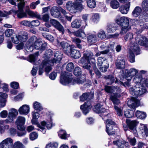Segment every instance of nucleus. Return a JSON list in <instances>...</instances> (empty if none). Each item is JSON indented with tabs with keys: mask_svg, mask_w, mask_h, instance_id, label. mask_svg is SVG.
I'll return each instance as SVG.
<instances>
[{
	"mask_svg": "<svg viewBox=\"0 0 148 148\" xmlns=\"http://www.w3.org/2000/svg\"><path fill=\"white\" fill-rule=\"evenodd\" d=\"M62 54L59 51H56L54 54V58L52 60L44 61L41 64L39 69V74L41 75L43 72V69L45 68V71L48 73L50 71L54 63H59L62 59Z\"/></svg>",
	"mask_w": 148,
	"mask_h": 148,
	"instance_id": "nucleus-1",
	"label": "nucleus"
},
{
	"mask_svg": "<svg viewBox=\"0 0 148 148\" xmlns=\"http://www.w3.org/2000/svg\"><path fill=\"white\" fill-rule=\"evenodd\" d=\"M17 1L19 2L18 3V10H16L14 9H12L8 12L0 11V17H7L11 14H17V16L19 18H22L27 16L26 13L23 11V8L25 5V3L23 0H16Z\"/></svg>",
	"mask_w": 148,
	"mask_h": 148,
	"instance_id": "nucleus-2",
	"label": "nucleus"
},
{
	"mask_svg": "<svg viewBox=\"0 0 148 148\" xmlns=\"http://www.w3.org/2000/svg\"><path fill=\"white\" fill-rule=\"evenodd\" d=\"M115 22L121 27L120 34H123L131 29L129 25V18L127 17L122 16L120 18H116L115 20Z\"/></svg>",
	"mask_w": 148,
	"mask_h": 148,
	"instance_id": "nucleus-3",
	"label": "nucleus"
},
{
	"mask_svg": "<svg viewBox=\"0 0 148 148\" xmlns=\"http://www.w3.org/2000/svg\"><path fill=\"white\" fill-rule=\"evenodd\" d=\"M82 0H76L73 3H71L70 1L68 2L66 4V7L71 12L75 13L78 10L80 11L83 9V7L82 4Z\"/></svg>",
	"mask_w": 148,
	"mask_h": 148,
	"instance_id": "nucleus-4",
	"label": "nucleus"
},
{
	"mask_svg": "<svg viewBox=\"0 0 148 148\" xmlns=\"http://www.w3.org/2000/svg\"><path fill=\"white\" fill-rule=\"evenodd\" d=\"M140 86L138 84H136L134 87L130 88V92L133 96L137 97L146 92L147 90L145 87L142 84H140Z\"/></svg>",
	"mask_w": 148,
	"mask_h": 148,
	"instance_id": "nucleus-5",
	"label": "nucleus"
},
{
	"mask_svg": "<svg viewBox=\"0 0 148 148\" xmlns=\"http://www.w3.org/2000/svg\"><path fill=\"white\" fill-rule=\"evenodd\" d=\"M127 125H123L124 130L126 131L129 129L131 132L135 133L136 130V126L138 123L136 120L131 121L129 119H126Z\"/></svg>",
	"mask_w": 148,
	"mask_h": 148,
	"instance_id": "nucleus-6",
	"label": "nucleus"
},
{
	"mask_svg": "<svg viewBox=\"0 0 148 148\" xmlns=\"http://www.w3.org/2000/svg\"><path fill=\"white\" fill-rule=\"evenodd\" d=\"M71 74L68 72H63L61 73L60 82L63 85H66L71 81Z\"/></svg>",
	"mask_w": 148,
	"mask_h": 148,
	"instance_id": "nucleus-7",
	"label": "nucleus"
},
{
	"mask_svg": "<svg viewBox=\"0 0 148 148\" xmlns=\"http://www.w3.org/2000/svg\"><path fill=\"white\" fill-rule=\"evenodd\" d=\"M50 122H47V123L45 121H43L41 122V125H40L38 123V127L40 129H38V130L41 131L43 134H45L46 132V131L45 127L46 125V127L48 129H50L52 126V119L51 118L50 119Z\"/></svg>",
	"mask_w": 148,
	"mask_h": 148,
	"instance_id": "nucleus-8",
	"label": "nucleus"
},
{
	"mask_svg": "<svg viewBox=\"0 0 148 148\" xmlns=\"http://www.w3.org/2000/svg\"><path fill=\"white\" fill-rule=\"evenodd\" d=\"M50 23L52 26L58 29L62 34L64 33V29L62 25L57 20L51 19L50 20Z\"/></svg>",
	"mask_w": 148,
	"mask_h": 148,
	"instance_id": "nucleus-9",
	"label": "nucleus"
},
{
	"mask_svg": "<svg viewBox=\"0 0 148 148\" xmlns=\"http://www.w3.org/2000/svg\"><path fill=\"white\" fill-rule=\"evenodd\" d=\"M13 143V140L10 138H8L0 143V146L1 148H12Z\"/></svg>",
	"mask_w": 148,
	"mask_h": 148,
	"instance_id": "nucleus-10",
	"label": "nucleus"
},
{
	"mask_svg": "<svg viewBox=\"0 0 148 148\" xmlns=\"http://www.w3.org/2000/svg\"><path fill=\"white\" fill-rule=\"evenodd\" d=\"M57 42L58 45H60L61 46L66 54L68 55H70L71 47L68 43L65 41L60 42L58 40H57Z\"/></svg>",
	"mask_w": 148,
	"mask_h": 148,
	"instance_id": "nucleus-11",
	"label": "nucleus"
},
{
	"mask_svg": "<svg viewBox=\"0 0 148 148\" xmlns=\"http://www.w3.org/2000/svg\"><path fill=\"white\" fill-rule=\"evenodd\" d=\"M127 104L129 107L135 110L136 107H138L140 105V101L134 97L129 99Z\"/></svg>",
	"mask_w": 148,
	"mask_h": 148,
	"instance_id": "nucleus-12",
	"label": "nucleus"
},
{
	"mask_svg": "<svg viewBox=\"0 0 148 148\" xmlns=\"http://www.w3.org/2000/svg\"><path fill=\"white\" fill-rule=\"evenodd\" d=\"M135 40L138 44L141 46L145 47L148 46V40L147 38L144 36L138 35L135 38Z\"/></svg>",
	"mask_w": 148,
	"mask_h": 148,
	"instance_id": "nucleus-13",
	"label": "nucleus"
},
{
	"mask_svg": "<svg viewBox=\"0 0 148 148\" xmlns=\"http://www.w3.org/2000/svg\"><path fill=\"white\" fill-rule=\"evenodd\" d=\"M93 53L90 51H86L84 54V57L89 63L91 62L92 64H94L95 60L93 57Z\"/></svg>",
	"mask_w": 148,
	"mask_h": 148,
	"instance_id": "nucleus-14",
	"label": "nucleus"
},
{
	"mask_svg": "<svg viewBox=\"0 0 148 148\" xmlns=\"http://www.w3.org/2000/svg\"><path fill=\"white\" fill-rule=\"evenodd\" d=\"M115 65L119 69H123L125 68V62L124 59L120 56L118 57L116 60Z\"/></svg>",
	"mask_w": 148,
	"mask_h": 148,
	"instance_id": "nucleus-15",
	"label": "nucleus"
},
{
	"mask_svg": "<svg viewBox=\"0 0 148 148\" xmlns=\"http://www.w3.org/2000/svg\"><path fill=\"white\" fill-rule=\"evenodd\" d=\"M92 107L90 101H87L84 104L80 106V109L82 111L83 113L85 115L86 114L89 112Z\"/></svg>",
	"mask_w": 148,
	"mask_h": 148,
	"instance_id": "nucleus-16",
	"label": "nucleus"
},
{
	"mask_svg": "<svg viewBox=\"0 0 148 148\" xmlns=\"http://www.w3.org/2000/svg\"><path fill=\"white\" fill-rule=\"evenodd\" d=\"M25 121V118L22 116H18L16 121V123L18 129H23V127Z\"/></svg>",
	"mask_w": 148,
	"mask_h": 148,
	"instance_id": "nucleus-17",
	"label": "nucleus"
},
{
	"mask_svg": "<svg viewBox=\"0 0 148 148\" xmlns=\"http://www.w3.org/2000/svg\"><path fill=\"white\" fill-rule=\"evenodd\" d=\"M104 90L105 91L108 93H112L113 95L115 93L120 92L121 91V89L118 87H110L106 86H105Z\"/></svg>",
	"mask_w": 148,
	"mask_h": 148,
	"instance_id": "nucleus-18",
	"label": "nucleus"
},
{
	"mask_svg": "<svg viewBox=\"0 0 148 148\" xmlns=\"http://www.w3.org/2000/svg\"><path fill=\"white\" fill-rule=\"evenodd\" d=\"M29 106L26 104L23 105L18 110L19 113L21 114L27 115L29 113Z\"/></svg>",
	"mask_w": 148,
	"mask_h": 148,
	"instance_id": "nucleus-19",
	"label": "nucleus"
},
{
	"mask_svg": "<svg viewBox=\"0 0 148 148\" xmlns=\"http://www.w3.org/2000/svg\"><path fill=\"white\" fill-rule=\"evenodd\" d=\"M87 38L88 42L90 45L95 43L98 40L96 34H88Z\"/></svg>",
	"mask_w": 148,
	"mask_h": 148,
	"instance_id": "nucleus-20",
	"label": "nucleus"
},
{
	"mask_svg": "<svg viewBox=\"0 0 148 148\" xmlns=\"http://www.w3.org/2000/svg\"><path fill=\"white\" fill-rule=\"evenodd\" d=\"M138 72L137 70L135 69H130L126 73V79L129 81H131L132 77L136 75Z\"/></svg>",
	"mask_w": 148,
	"mask_h": 148,
	"instance_id": "nucleus-21",
	"label": "nucleus"
},
{
	"mask_svg": "<svg viewBox=\"0 0 148 148\" xmlns=\"http://www.w3.org/2000/svg\"><path fill=\"white\" fill-rule=\"evenodd\" d=\"M50 13L51 15L54 18H58L61 16L60 8L56 6L53 7L51 8Z\"/></svg>",
	"mask_w": 148,
	"mask_h": 148,
	"instance_id": "nucleus-22",
	"label": "nucleus"
},
{
	"mask_svg": "<svg viewBox=\"0 0 148 148\" xmlns=\"http://www.w3.org/2000/svg\"><path fill=\"white\" fill-rule=\"evenodd\" d=\"M93 110L94 112L98 113L104 112L106 110L101 103H98L95 105Z\"/></svg>",
	"mask_w": 148,
	"mask_h": 148,
	"instance_id": "nucleus-23",
	"label": "nucleus"
},
{
	"mask_svg": "<svg viewBox=\"0 0 148 148\" xmlns=\"http://www.w3.org/2000/svg\"><path fill=\"white\" fill-rule=\"evenodd\" d=\"M121 91L120 92H117L116 93H115L113 95H111L110 96V99L111 101H112L113 103L114 104L116 105H118L120 103V101L118 99V98H119L120 97L121 95L120 93Z\"/></svg>",
	"mask_w": 148,
	"mask_h": 148,
	"instance_id": "nucleus-24",
	"label": "nucleus"
},
{
	"mask_svg": "<svg viewBox=\"0 0 148 148\" xmlns=\"http://www.w3.org/2000/svg\"><path fill=\"white\" fill-rule=\"evenodd\" d=\"M140 49L137 43H133L131 45L130 51H131L136 55H138L140 54Z\"/></svg>",
	"mask_w": 148,
	"mask_h": 148,
	"instance_id": "nucleus-25",
	"label": "nucleus"
},
{
	"mask_svg": "<svg viewBox=\"0 0 148 148\" xmlns=\"http://www.w3.org/2000/svg\"><path fill=\"white\" fill-rule=\"evenodd\" d=\"M130 6V2H129L125 5H121L119 10L121 13L123 14H127L129 11Z\"/></svg>",
	"mask_w": 148,
	"mask_h": 148,
	"instance_id": "nucleus-26",
	"label": "nucleus"
},
{
	"mask_svg": "<svg viewBox=\"0 0 148 148\" xmlns=\"http://www.w3.org/2000/svg\"><path fill=\"white\" fill-rule=\"evenodd\" d=\"M93 96V94L91 95L89 92L84 93L80 97V100L82 101H84L86 100H89L92 99Z\"/></svg>",
	"mask_w": 148,
	"mask_h": 148,
	"instance_id": "nucleus-27",
	"label": "nucleus"
},
{
	"mask_svg": "<svg viewBox=\"0 0 148 148\" xmlns=\"http://www.w3.org/2000/svg\"><path fill=\"white\" fill-rule=\"evenodd\" d=\"M117 29V27L115 26L114 23H110L107 25L106 28L107 32L108 33L114 32Z\"/></svg>",
	"mask_w": 148,
	"mask_h": 148,
	"instance_id": "nucleus-28",
	"label": "nucleus"
},
{
	"mask_svg": "<svg viewBox=\"0 0 148 148\" xmlns=\"http://www.w3.org/2000/svg\"><path fill=\"white\" fill-rule=\"evenodd\" d=\"M53 53L51 50L49 49L46 50L43 57L44 60L42 61V62L44 60L47 61L50 60L49 59L53 56Z\"/></svg>",
	"mask_w": 148,
	"mask_h": 148,
	"instance_id": "nucleus-29",
	"label": "nucleus"
},
{
	"mask_svg": "<svg viewBox=\"0 0 148 148\" xmlns=\"http://www.w3.org/2000/svg\"><path fill=\"white\" fill-rule=\"evenodd\" d=\"M142 12V8L139 6L136 7L132 13V15L134 17H137Z\"/></svg>",
	"mask_w": 148,
	"mask_h": 148,
	"instance_id": "nucleus-30",
	"label": "nucleus"
},
{
	"mask_svg": "<svg viewBox=\"0 0 148 148\" xmlns=\"http://www.w3.org/2000/svg\"><path fill=\"white\" fill-rule=\"evenodd\" d=\"M8 97L7 94L0 92V103H1V107H4L5 105L6 100L5 99Z\"/></svg>",
	"mask_w": 148,
	"mask_h": 148,
	"instance_id": "nucleus-31",
	"label": "nucleus"
},
{
	"mask_svg": "<svg viewBox=\"0 0 148 148\" xmlns=\"http://www.w3.org/2000/svg\"><path fill=\"white\" fill-rule=\"evenodd\" d=\"M74 35L78 37L82 38L83 39L86 38V34L83 30L79 29L74 32Z\"/></svg>",
	"mask_w": 148,
	"mask_h": 148,
	"instance_id": "nucleus-32",
	"label": "nucleus"
},
{
	"mask_svg": "<svg viewBox=\"0 0 148 148\" xmlns=\"http://www.w3.org/2000/svg\"><path fill=\"white\" fill-rule=\"evenodd\" d=\"M18 37L21 42H25L28 38V34L25 32H21L19 33Z\"/></svg>",
	"mask_w": 148,
	"mask_h": 148,
	"instance_id": "nucleus-33",
	"label": "nucleus"
},
{
	"mask_svg": "<svg viewBox=\"0 0 148 148\" xmlns=\"http://www.w3.org/2000/svg\"><path fill=\"white\" fill-rule=\"evenodd\" d=\"M70 54L71 56L75 59H78L81 57L80 52L77 50H71Z\"/></svg>",
	"mask_w": 148,
	"mask_h": 148,
	"instance_id": "nucleus-34",
	"label": "nucleus"
},
{
	"mask_svg": "<svg viewBox=\"0 0 148 148\" xmlns=\"http://www.w3.org/2000/svg\"><path fill=\"white\" fill-rule=\"evenodd\" d=\"M82 22L81 20L76 19L71 23V27L73 28H79L82 25Z\"/></svg>",
	"mask_w": 148,
	"mask_h": 148,
	"instance_id": "nucleus-35",
	"label": "nucleus"
},
{
	"mask_svg": "<svg viewBox=\"0 0 148 148\" xmlns=\"http://www.w3.org/2000/svg\"><path fill=\"white\" fill-rule=\"evenodd\" d=\"M86 81V78L85 77H80L74 79L72 84H82Z\"/></svg>",
	"mask_w": 148,
	"mask_h": 148,
	"instance_id": "nucleus-36",
	"label": "nucleus"
},
{
	"mask_svg": "<svg viewBox=\"0 0 148 148\" xmlns=\"http://www.w3.org/2000/svg\"><path fill=\"white\" fill-rule=\"evenodd\" d=\"M113 143L114 145L117 146L118 148H123L125 143H126L125 141L119 139L114 141Z\"/></svg>",
	"mask_w": 148,
	"mask_h": 148,
	"instance_id": "nucleus-37",
	"label": "nucleus"
},
{
	"mask_svg": "<svg viewBox=\"0 0 148 148\" xmlns=\"http://www.w3.org/2000/svg\"><path fill=\"white\" fill-rule=\"evenodd\" d=\"M37 57V53H35L34 54H31L27 58V60L31 63L35 64V62L36 60V57Z\"/></svg>",
	"mask_w": 148,
	"mask_h": 148,
	"instance_id": "nucleus-38",
	"label": "nucleus"
},
{
	"mask_svg": "<svg viewBox=\"0 0 148 148\" xmlns=\"http://www.w3.org/2000/svg\"><path fill=\"white\" fill-rule=\"evenodd\" d=\"M37 38L35 36H32L27 41V43H28L34 47H35V49H36V46L37 44Z\"/></svg>",
	"mask_w": 148,
	"mask_h": 148,
	"instance_id": "nucleus-39",
	"label": "nucleus"
},
{
	"mask_svg": "<svg viewBox=\"0 0 148 148\" xmlns=\"http://www.w3.org/2000/svg\"><path fill=\"white\" fill-rule=\"evenodd\" d=\"M133 81L135 83L140 84H141L143 81V79L142 78V76L140 74L137 75L133 79Z\"/></svg>",
	"mask_w": 148,
	"mask_h": 148,
	"instance_id": "nucleus-40",
	"label": "nucleus"
},
{
	"mask_svg": "<svg viewBox=\"0 0 148 148\" xmlns=\"http://www.w3.org/2000/svg\"><path fill=\"white\" fill-rule=\"evenodd\" d=\"M136 116L138 118L143 119L146 116V113L137 110L135 113Z\"/></svg>",
	"mask_w": 148,
	"mask_h": 148,
	"instance_id": "nucleus-41",
	"label": "nucleus"
},
{
	"mask_svg": "<svg viewBox=\"0 0 148 148\" xmlns=\"http://www.w3.org/2000/svg\"><path fill=\"white\" fill-rule=\"evenodd\" d=\"M106 131L108 135H111L114 134V130H113V126L109 125V124L106 125Z\"/></svg>",
	"mask_w": 148,
	"mask_h": 148,
	"instance_id": "nucleus-42",
	"label": "nucleus"
},
{
	"mask_svg": "<svg viewBox=\"0 0 148 148\" xmlns=\"http://www.w3.org/2000/svg\"><path fill=\"white\" fill-rule=\"evenodd\" d=\"M97 37L101 40H103L106 37V35L105 31L102 29H100L97 33Z\"/></svg>",
	"mask_w": 148,
	"mask_h": 148,
	"instance_id": "nucleus-43",
	"label": "nucleus"
},
{
	"mask_svg": "<svg viewBox=\"0 0 148 148\" xmlns=\"http://www.w3.org/2000/svg\"><path fill=\"white\" fill-rule=\"evenodd\" d=\"M139 26L141 29H140L139 30H137L136 33L137 34H139L141 33L142 31L144 29H148V24L147 23H140Z\"/></svg>",
	"mask_w": 148,
	"mask_h": 148,
	"instance_id": "nucleus-44",
	"label": "nucleus"
},
{
	"mask_svg": "<svg viewBox=\"0 0 148 148\" xmlns=\"http://www.w3.org/2000/svg\"><path fill=\"white\" fill-rule=\"evenodd\" d=\"M38 44L39 46H40L38 48V50H39L41 53L42 51L44 50L46 47L47 44L46 43H44L43 44L42 41H39L38 39Z\"/></svg>",
	"mask_w": 148,
	"mask_h": 148,
	"instance_id": "nucleus-45",
	"label": "nucleus"
},
{
	"mask_svg": "<svg viewBox=\"0 0 148 148\" xmlns=\"http://www.w3.org/2000/svg\"><path fill=\"white\" fill-rule=\"evenodd\" d=\"M141 7L143 12H148V1H143L141 4Z\"/></svg>",
	"mask_w": 148,
	"mask_h": 148,
	"instance_id": "nucleus-46",
	"label": "nucleus"
},
{
	"mask_svg": "<svg viewBox=\"0 0 148 148\" xmlns=\"http://www.w3.org/2000/svg\"><path fill=\"white\" fill-rule=\"evenodd\" d=\"M124 114L126 117L131 118L134 116V111L133 110L128 109L124 112Z\"/></svg>",
	"mask_w": 148,
	"mask_h": 148,
	"instance_id": "nucleus-47",
	"label": "nucleus"
},
{
	"mask_svg": "<svg viewBox=\"0 0 148 148\" xmlns=\"http://www.w3.org/2000/svg\"><path fill=\"white\" fill-rule=\"evenodd\" d=\"M119 3L118 1L116 0L112 1L110 3V5L113 9H116L119 7Z\"/></svg>",
	"mask_w": 148,
	"mask_h": 148,
	"instance_id": "nucleus-48",
	"label": "nucleus"
},
{
	"mask_svg": "<svg viewBox=\"0 0 148 148\" xmlns=\"http://www.w3.org/2000/svg\"><path fill=\"white\" fill-rule=\"evenodd\" d=\"M88 6L90 8H95L96 5V3L95 0H87Z\"/></svg>",
	"mask_w": 148,
	"mask_h": 148,
	"instance_id": "nucleus-49",
	"label": "nucleus"
},
{
	"mask_svg": "<svg viewBox=\"0 0 148 148\" xmlns=\"http://www.w3.org/2000/svg\"><path fill=\"white\" fill-rule=\"evenodd\" d=\"M23 144L19 141H17L13 143L12 148H24Z\"/></svg>",
	"mask_w": 148,
	"mask_h": 148,
	"instance_id": "nucleus-50",
	"label": "nucleus"
},
{
	"mask_svg": "<svg viewBox=\"0 0 148 148\" xmlns=\"http://www.w3.org/2000/svg\"><path fill=\"white\" fill-rule=\"evenodd\" d=\"M133 34L131 33H127L124 37L125 40L127 41L129 40L130 42L131 43L132 40L133 39Z\"/></svg>",
	"mask_w": 148,
	"mask_h": 148,
	"instance_id": "nucleus-51",
	"label": "nucleus"
},
{
	"mask_svg": "<svg viewBox=\"0 0 148 148\" xmlns=\"http://www.w3.org/2000/svg\"><path fill=\"white\" fill-rule=\"evenodd\" d=\"M42 35L44 37L50 41H53L54 40V38L51 34L46 33H42Z\"/></svg>",
	"mask_w": 148,
	"mask_h": 148,
	"instance_id": "nucleus-52",
	"label": "nucleus"
},
{
	"mask_svg": "<svg viewBox=\"0 0 148 148\" xmlns=\"http://www.w3.org/2000/svg\"><path fill=\"white\" fill-rule=\"evenodd\" d=\"M73 41L75 43L76 47L79 49H82V46L80 44L81 40L79 38H75L73 40Z\"/></svg>",
	"mask_w": 148,
	"mask_h": 148,
	"instance_id": "nucleus-53",
	"label": "nucleus"
},
{
	"mask_svg": "<svg viewBox=\"0 0 148 148\" xmlns=\"http://www.w3.org/2000/svg\"><path fill=\"white\" fill-rule=\"evenodd\" d=\"M25 47L26 51L28 52H31L33 51L34 48L35 49V47L29 44V42L26 43Z\"/></svg>",
	"mask_w": 148,
	"mask_h": 148,
	"instance_id": "nucleus-54",
	"label": "nucleus"
},
{
	"mask_svg": "<svg viewBox=\"0 0 148 148\" xmlns=\"http://www.w3.org/2000/svg\"><path fill=\"white\" fill-rule=\"evenodd\" d=\"M135 58L134 53L131 51H130L128 55V59L129 61L131 63L134 62Z\"/></svg>",
	"mask_w": 148,
	"mask_h": 148,
	"instance_id": "nucleus-55",
	"label": "nucleus"
},
{
	"mask_svg": "<svg viewBox=\"0 0 148 148\" xmlns=\"http://www.w3.org/2000/svg\"><path fill=\"white\" fill-rule=\"evenodd\" d=\"M58 134L62 139H66L67 138V134L64 130H61L58 132Z\"/></svg>",
	"mask_w": 148,
	"mask_h": 148,
	"instance_id": "nucleus-56",
	"label": "nucleus"
},
{
	"mask_svg": "<svg viewBox=\"0 0 148 148\" xmlns=\"http://www.w3.org/2000/svg\"><path fill=\"white\" fill-rule=\"evenodd\" d=\"M92 21L95 23H97L99 19V16L98 14L95 13L94 14L92 17Z\"/></svg>",
	"mask_w": 148,
	"mask_h": 148,
	"instance_id": "nucleus-57",
	"label": "nucleus"
},
{
	"mask_svg": "<svg viewBox=\"0 0 148 148\" xmlns=\"http://www.w3.org/2000/svg\"><path fill=\"white\" fill-rule=\"evenodd\" d=\"M58 144L56 142H51L46 145L45 148H57L58 147Z\"/></svg>",
	"mask_w": 148,
	"mask_h": 148,
	"instance_id": "nucleus-58",
	"label": "nucleus"
},
{
	"mask_svg": "<svg viewBox=\"0 0 148 148\" xmlns=\"http://www.w3.org/2000/svg\"><path fill=\"white\" fill-rule=\"evenodd\" d=\"M10 114L11 116L15 117L18 114V112L17 110L15 109L12 108L9 111L8 114Z\"/></svg>",
	"mask_w": 148,
	"mask_h": 148,
	"instance_id": "nucleus-59",
	"label": "nucleus"
},
{
	"mask_svg": "<svg viewBox=\"0 0 148 148\" xmlns=\"http://www.w3.org/2000/svg\"><path fill=\"white\" fill-rule=\"evenodd\" d=\"M10 114L11 116L15 117L18 114V112L17 110L15 109L12 108L9 111L8 114Z\"/></svg>",
	"mask_w": 148,
	"mask_h": 148,
	"instance_id": "nucleus-60",
	"label": "nucleus"
},
{
	"mask_svg": "<svg viewBox=\"0 0 148 148\" xmlns=\"http://www.w3.org/2000/svg\"><path fill=\"white\" fill-rule=\"evenodd\" d=\"M73 73L74 75L76 76L80 75L82 73L81 69L79 67H75L74 71Z\"/></svg>",
	"mask_w": 148,
	"mask_h": 148,
	"instance_id": "nucleus-61",
	"label": "nucleus"
},
{
	"mask_svg": "<svg viewBox=\"0 0 148 148\" xmlns=\"http://www.w3.org/2000/svg\"><path fill=\"white\" fill-rule=\"evenodd\" d=\"M14 31L11 29H8L5 32V35L7 37L11 36L14 33Z\"/></svg>",
	"mask_w": 148,
	"mask_h": 148,
	"instance_id": "nucleus-62",
	"label": "nucleus"
},
{
	"mask_svg": "<svg viewBox=\"0 0 148 148\" xmlns=\"http://www.w3.org/2000/svg\"><path fill=\"white\" fill-rule=\"evenodd\" d=\"M74 65L73 64L72 62L69 63L67 64L66 67V70L71 71L74 68Z\"/></svg>",
	"mask_w": 148,
	"mask_h": 148,
	"instance_id": "nucleus-63",
	"label": "nucleus"
},
{
	"mask_svg": "<svg viewBox=\"0 0 148 148\" xmlns=\"http://www.w3.org/2000/svg\"><path fill=\"white\" fill-rule=\"evenodd\" d=\"M36 112H32V119L31 120L32 123L33 124L36 125L37 124V120L36 119Z\"/></svg>",
	"mask_w": 148,
	"mask_h": 148,
	"instance_id": "nucleus-64",
	"label": "nucleus"
}]
</instances>
